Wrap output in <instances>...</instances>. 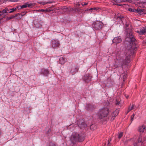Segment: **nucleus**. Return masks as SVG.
Wrapping results in <instances>:
<instances>
[{"mask_svg": "<svg viewBox=\"0 0 146 146\" xmlns=\"http://www.w3.org/2000/svg\"><path fill=\"white\" fill-rule=\"evenodd\" d=\"M126 36L124 44L126 47L124 52H122L116 57L117 68H120L121 74L123 72L122 66L129 63L131 56L133 55L138 47L137 40L133 35L131 29H126Z\"/></svg>", "mask_w": 146, "mask_h": 146, "instance_id": "obj_1", "label": "nucleus"}, {"mask_svg": "<svg viewBox=\"0 0 146 146\" xmlns=\"http://www.w3.org/2000/svg\"><path fill=\"white\" fill-rule=\"evenodd\" d=\"M85 136V135L84 134H80L77 133H73L72 135L70 140L74 144L77 142H82L83 141Z\"/></svg>", "mask_w": 146, "mask_h": 146, "instance_id": "obj_2", "label": "nucleus"}, {"mask_svg": "<svg viewBox=\"0 0 146 146\" xmlns=\"http://www.w3.org/2000/svg\"><path fill=\"white\" fill-rule=\"evenodd\" d=\"M109 113L108 109L107 108H103L99 110L98 116L100 119H102L107 115Z\"/></svg>", "mask_w": 146, "mask_h": 146, "instance_id": "obj_3", "label": "nucleus"}, {"mask_svg": "<svg viewBox=\"0 0 146 146\" xmlns=\"http://www.w3.org/2000/svg\"><path fill=\"white\" fill-rule=\"evenodd\" d=\"M104 26L102 22L100 21L94 22L92 25L93 28L96 30H100L102 29Z\"/></svg>", "mask_w": 146, "mask_h": 146, "instance_id": "obj_4", "label": "nucleus"}, {"mask_svg": "<svg viewBox=\"0 0 146 146\" xmlns=\"http://www.w3.org/2000/svg\"><path fill=\"white\" fill-rule=\"evenodd\" d=\"M51 44L53 48L59 47L60 43L58 40L52 39L51 40Z\"/></svg>", "mask_w": 146, "mask_h": 146, "instance_id": "obj_5", "label": "nucleus"}, {"mask_svg": "<svg viewBox=\"0 0 146 146\" xmlns=\"http://www.w3.org/2000/svg\"><path fill=\"white\" fill-rule=\"evenodd\" d=\"M143 145V142L142 141L141 137L140 136L138 139L137 143H134V146H142Z\"/></svg>", "mask_w": 146, "mask_h": 146, "instance_id": "obj_6", "label": "nucleus"}, {"mask_svg": "<svg viewBox=\"0 0 146 146\" xmlns=\"http://www.w3.org/2000/svg\"><path fill=\"white\" fill-rule=\"evenodd\" d=\"M78 68L77 65H75L74 67L72 68L70 72L73 75L78 72Z\"/></svg>", "mask_w": 146, "mask_h": 146, "instance_id": "obj_7", "label": "nucleus"}, {"mask_svg": "<svg viewBox=\"0 0 146 146\" xmlns=\"http://www.w3.org/2000/svg\"><path fill=\"white\" fill-rule=\"evenodd\" d=\"M83 79L86 82H88L91 80V78L89 74H86L84 75Z\"/></svg>", "mask_w": 146, "mask_h": 146, "instance_id": "obj_8", "label": "nucleus"}, {"mask_svg": "<svg viewBox=\"0 0 146 146\" xmlns=\"http://www.w3.org/2000/svg\"><path fill=\"white\" fill-rule=\"evenodd\" d=\"M121 41V39L120 36L115 38L112 40L113 42L115 43L116 44L120 43Z\"/></svg>", "mask_w": 146, "mask_h": 146, "instance_id": "obj_9", "label": "nucleus"}, {"mask_svg": "<svg viewBox=\"0 0 146 146\" xmlns=\"http://www.w3.org/2000/svg\"><path fill=\"white\" fill-rule=\"evenodd\" d=\"M41 74H43L44 76H47L49 74V71L45 68L42 69L40 72Z\"/></svg>", "mask_w": 146, "mask_h": 146, "instance_id": "obj_10", "label": "nucleus"}, {"mask_svg": "<svg viewBox=\"0 0 146 146\" xmlns=\"http://www.w3.org/2000/svg\"><path fill=\"white\" fill-rule=\"evenodd\" d=\"M78 126L80 128L82 129L83 128H86L87 125L84 122H80V121H78L77 123Z\"/></svg>", "mask_w": 146, "mask_h": 146, "instance_id": "obj_11", "label": "nucleus"}, {"mask_svg": "<svg viewBox=\"0 0 146 146\" xmlns=\"http://www.w3.org/2000/svg\"><path fill=\"white\" fill-rule=\"evenodd\" d=\"M137 32L140 35H144L146 33V26L143 27L140 31H137Z\"/></svg>", "mask_w": 146, "mask_h": 146, "instance_id": "obj_12", "label": "nucleus"}, {"mask_svg": "<svg viewBox=\"0 0 146 146\" xmlns=\"http://www.w3.org/2000/svg\"><path fill=\"white\" fill-rule=\"evenodd\" d=\"M94 108V106L93 104H86V109L88 111H91Z\"/></svg>", "mask_w": 146, "mask_h": 146, "instance_id": "obj_13", "label": "nucleus"}, {"mask_svg": "<svg viewBox=\"0 0 146 146\" xmlns=\"http://www.w3.org/2000/svg\"><path fill=\"white\" fill-rule=\"evenodd\" d=\"M145 126L144 125L139 127L138 131L140 133H143L145 130Z\"/></svg>", "mask_w": 146, "mask_h": 146, "instance_id": "obj_14", "label": "nucleus"}, {"mask_svg": "<svg viewBox=\"0 0 146 146\" xmlns=\"http://www.w3.org/2000/svg\"><path fill=\"white\" fill-rule=\"evenodd\" d=\"M144 9H141L139 8H138L137 9L136 12L138 13L139 14L143 15L146 14V12H144Z\"/></svg>", "mask_w": 146, "mask_h": 146, "instance_id": "obj_15", "label": "nucleus"}, {"mask_svg": "<svg viewBox=\"0 0 146 146\" xmlns=\"http://www.w3.org/2000/svg\"><path fill=\"white\" fill-rule=\"evenodd\" d=\"M67 61L64 57H62L60 58L59 60V63L61 64H64Z\"/></svg>", "mask_w": 146, "mask_h": 146, "instance_id": "obj_16", "label": "nucleus"}, {"mask_svg": "<svg viewBox=\"0 0 146 146\" xmlns=\"http://www.w3.org/2000/svg\"><path fill=\"white\" fill-rule=\"evenodd\" d=\"M63 11L64 12H68L70 10V8L67 7L66 6L62 7V8Z\"/></svg>", "mask_w": 146, "mask_h": 146, "instance_id": "obj_17", "label": "nucleus"}, {"mask_svg": "<svg viewBox=\"0 0 146 146\" xmlns=\"http://www.w3.org/2000/svg\"><path fill=\"white\" fill-rule=\"evenodd\" d=\"M9 11V9L7 8H6L3 10L1 11V13H2V14H4L5 13H8V11Z\"/></svg>", "mask_w": 146, "mask_h": 146, "instance_id": "obj_18", "label": "nucleus"}, {"mask_svg": "<svg viewBox=\"0 0 146 146\" xmlns=\"http://www.w3.org/2000/svg\"><path fill=\"white\" fill-rule=\"evenodd\" d=\"M135 105H132L131 107H129L127 111V113L129 112L131 110H133L135 108Z\"/></svg>", "mask_w": 146, "mask_h": 146, "instance_id": "obj_19", "label": "nucleus"}, {"mask_svg": "<svg viewBox=\"0 0 146 146\" xmlns=\"http://www.w3.org/2000/svg\"><path fill=\"white\" fill-rule=\"evenodd\" d=\"M27 7H29L31 8L33 7L35 5V3H27Z\"/></svg>", "mask_w": 146, "mask_h": 146, "instance_id": "obj_20", "label": "nucleus"}, {"mask_svg": "<svg viewBox=\"0 0 146 146\" xmlns=\"http://www.w3.org/2000/svg\"><path fill=\"white\" fill-rule=\"evenodd\" d=\"M128 10L129 11L131 12H136L137 9H132L131 8H129L128 9Z\"/></svg>", "mask_w": 146, "mask_h": 146, "instance_id": "obj_21", "label": "nucleus"}, {"mask_svg": "<svg viewBox=\"0 0 146 146\" xmlns=\"http://www.w3.org/2000/svg\"><path fill=\"white\" fill-rule=\"evenodd\" d=\"M21 16V14H20L19 13H18L17 14H16L15 15V17H17V19H20L21 18H19V17H20Z\"/></svg>", "mask_w": 146, "mask_h": 146, "instance_id": "obj_22", "label": "nucleus"}, {"mask_svg": "<svg viewBox=\"0 0 146 146\" xmlns=\"http://www.w3.org/2000/svg\"><path fill=\"white\" fill-rule=\"evenodd\" d=\"M123 133L122 132H120L118 134V138L119 139H120L123 136Z\"/></svg>", "mask_w": 146, "mask_h": 146, "instance_id": "obj_23", "label": "nucleus"}, {"mask_svg": "<svg viewBox=\"0 0 146 146\" xmlns=\"http://www.w3.org/2000/svg\"><path fill=\"white\" fill-rule=\"evenodd\" d=\"M15 17V16L12 15L11 16H10V17H8L7 19L9 20L11 19L14 18Z\"/></svg>", "mask_w": 146, "mask_h": 146, "instance_id": "obj_24", "label": "nucleus"}, {"mask_svg": "<svg viewBox=\"0 0 146 146\" xmlns=\"http://www.w3.org/2000/svg\"><path fill=\"white\" fill-rule=\"evenodd\" d=\"M26 12H22L20 14H21V16L20 17H19V18H21L22 17L25 15V13H26Z\"/></svg>", "mask_w": 146, "mask_h": 146, "instance_id": "obj_25", "label": "nucleus"}, {"mask_svg": "<svg viewBox=\"0 0 146 146\" xmlns=\"http://www.w3.org/2000/svg\"><path fill=\"white\" fill-rule=\"evenodd\" d=\"M38 11H41V12H45L46 11H47L48 10L47 9H39V10H38Z\"/></svg>", "mask_w": 146, "mask_h": 146, "instance_id": "obj_26", "label": "nucleus"}, {"mask_svg": "<svg viewBox=\"0 0 146 146\" xmlns=\"http://www.w3.org/2000/svg\"><path fill=\"white\" fill-rule=\"evenodd\" d=\"M135 116V114H133V115H132L131 117V122H132V121H133V118Z\"/></svg>", "mask_w": 146, "mask_h": 146, "instance_id": "obj_27", "label": "nucleus"}, {"mask_svg": "<svg viewBox=\"0 0 146 146\" xmlns=\"http://www.w3.org/2000/svg\"><path fill=\"white\" fill-rule=\"evenodd\" d=\"M21 6L22 8L27 7V3Z\"/></svg>", "mask_w": 146, "mask_h": 146, "instance_id": "obj_28", "label": "nucleus"}, {"mask_svg": "<svg viewBox=\"0 0 146 146\" xmlns=\"http://www.w3.org/2000/svg\"><path fill=\"white\" fill-rule=\"evenodd\" d=\"M87 3H86L85 2H82V3H81V4L82 5V6H84L85 5H87Z\"/></svg>", "mask_w": 146, "mask_h": 146, "instance_id": "obj_29", "label": "nucleus"}, {"mask_svg": "<svg viewBox=\"0 0 146 146\" xmlns=\"http://www.w3.org/2000/svg\"><path fill=\"white\" fill-rule=\"evenodd\" d=\"M49 146H56V145L54 143L50 142L49 144Z\"/></svg>", "mask_w": 146, "mask_h": 146, "instance_id": "obj_30", "label": "nucleus"}, {"mask_svg": "<svg viewBox=\"0 0 146 146\" xmlns=\"http://www.w3.org/2000/svg\"><path fill=\"white\" fill-rule=\"evenodd\" d=\"M11 9V10H12L13 11V12L14 11H15L17 10V8H13Z\"/></svg>", "mask_w": 146, "mask_h": 146, "instance_id": "obj_31", "label": "nucleus"}, {"mask_svg": "<svg viewBox=\"0 0 146 146\" xmlns=\"http://www.w3.org/2000/svg\"><path fill=\"white\" fill-rule=\"evenodd\" d=\"M94 126V125L92 124L91 125L90 127V129L92 130H94V129L93 128V127Z\"/></svg>", "mask_w": 146, "mask_h": 146, "instance_id": "obj_32", "label": "nucleus"}, {"mask_svg": "<svg viewBox=\"0 0 146 146\" xmlns=\"http://www.w3.org/2000/svg\"><path fill=\"white\" fill-rule=\"evenodd\" d=\"M17 9L18 10H19L22 9L21 6H18L16 7Z\"/></svg>", "mask_w": 146, "mask_h": 146, "instance_id": "obj_33", "label": "nucleus"}, {"mask_svg": "<svg viewBox=\"0 0 146 146\" xmlns=\"http://www.w3.org/2000/svg\"><path fill=\"white\" fill-rule=\"evenodd\" d=\"M48 3H50L49 2H41V4H42L43 5H45L46 4Z\"/></svg>", "mask_w": 146, "mask_h": 146, "instance_id": "obj_34", "label": "nucleus"}, {"mask_svg": "<svg viewBox=\"0 0 146 146\" xmlns=\"http://www.w3.org/2000/svg\"><path fill=\"white\" fill-rule=\"evenodd\" d=\"M119 104H120V102L116 101V102H115V104L117 106H119Z\"/></svg>", "mask_w": 146, "mask_h": 146, "instance_id": "obj_35", "label": "nucleus"}, {"mask_svg": "<svg viewBox=\"0 0 146 146\" xmlns=\"http://www.w3.org/2000/svg\"><path fill=\"white\" fill-rule=\"evenodd\" d=\"M80 5H81V3H77L76 4V6L77 7H79V6H80Z\"/></svg>", "mask_w": 146, "mask_h": 146, "instance_id": "obj_36", "label": "nucleus"}, {"mask_svg": "<svg viewBox=\"0 0 146 146\" xmlns=\"http://www.w3.org/2000/svg\"><path fill=\"white\" fill-rule=\"evenodd\" d=\"M9 11H8V13H11L13 12V11H12V10H11V9H9Z\"/></svg>", "mask_w": 146, "mask_h": 146, "instance_id": "obj_37", "label": "nucleus"}, {"mask_svg": "<svg viewBox=\"0 0 146 146\" xmlns=\"http://www.w3.org/2000/svg\"><path fill=\"white\" fill-rule=\"evenodd\" d=\"M9 11H8V13H11L13 12V11H12V10H11V9H9Z\"/></svg>", "mask_w": 146, "mask_h": 146, "instance_id": "obj_38", "label": "nucleus"}, {"mask_svg": "<svg viewBox=\"0 0 146 146\" xmlns=\"http://www.w3.org/2000/svg\"><path fill=\"white\" fill-rule=\"evenodd\" d=\"M51 131V129H49L48 130V131H47V133H50Z\"/></svg>", "mask_w": 146, "mask_h": 146, "instance_id": "obj_39", "label": "nucleus"}, {"mask_svg": "<svg viewBox=\"0 0 146 146\" xmlns=\"http://www.w3.org/2000/svg\"><path fill=\"white\" fill-rule=\"evenodd\" d=\"M108 143L107 145H108V146H110V141H109V140H108Z\"/></svg>", "mask_w": 146, "mask_h": 146, "instance_id": "obj_40", "label": "nucleus"}, {"mask_svg": "<svg viewBox=\"0 0 146 146\" xmlns=\"http://www.w3.org/2000/svg\"><path fill=\"white\" fill-rule=\"evenodd\" d=\"M98 8H93V10H97L98 9Z\"/></svg>", "mask_w": 146, "mask_h": 146, "instance_id": "obj_41", "label": "nucleus"}, {"mask_svg": "<svg viewBox=\"0 0 146 146\" xmlns=\"http://www.w3.org/2000/svg\"><path fill=\"white\" fill-rule=\"evenodd\" d=\"M140 35V36H139L140 38H141V39H143V37H142L141 36V35Z\"/></svg>", "mask_w": 146, "mask_h": 146, "instance_id": "obj_42", "label": "nucleus"}, {"mask_svg": "<svg viewBox=\"0 0 146 146\" xmlns=\"http://www.w3.org/2000/svg\"><path fill=\"white\" fill-rule=\"evenodd\" d=\"M119 18L121 19V20H122V19L123 18V17L122 16H120Z\"/></svg>", "mask_w": 146, "mask_h": 146, "instance_id": "obj_43", "label": "nucleus"}, {"mask_svg": "<svg viewBox=\"0 0 146 146\" xmlns=\"http://www.w3.org/2000/svg\"><path fill=\"white\" fill-rule=\"evenodd\" d=\"M3 14H2V13H1V11H0V16H1Z\"/></svg>", "mask_w": 146, "mask_h": 146, "instance_id": "obj_44", "label": "nucleus"}, {"mask_svg": "<svg viewBox=\"0 0 146 146\" xmlns=\"http://www.w3.org/2000/svg\"><path fill=\"white\" fill-rule=\"evenodd\" d=\"M93 10V8H91L90 9H89V10Z\"/></svg>", "mask_w": 146, "mask_h": 146, "instance_id": "obj_45", "label": "nucleus"}, {"mask_svg": "<svg viewBox=\"0 0 146 146\" xmlns=\"http://www.w3.org/2000/svg\"><path fill=\"white\" fill-rule=\"evenodd\" d=\"M9 1H11V2H13V1H13V0H10Z\"/></svg>", "mask_w": 146, "mask_h": 146, "instance_id": "obj_46", "label": "nucleus"}, {"mask_svg": "<svg viewBox=\"0 0 146 146\" xmlns=\"http://www.w3.org/2000/svg\"><path fill=\"white\" fill-rule=\"evenodd\" d=\"M2 18H0V21L2 19Z\"/></svg>", "mask_w": 146, "mask_h": 146, "instance_id": "obj_47", "label": "nucleus"}, {"mask_svg": "<svg viewBox=\"0 0 146 146\" xmlns=\"http://www.w3.org/2000/svg\"><path fill=\"white\" fill-rule=\"evenodd\" d=\"M7 0H5V1H7Z\"/></svg>", "mask_w": 146, "mask_h": 146, "instance_id": "obj_48", "label": "nucleus"}, {"mask_svg": "<svg viewBox=\"0 0 146 146\" xmlns=\"http://www.w3.org/2000/svg\"><path fill=\"white\" fill-rule=\"evenodd\" d=\"M1 0H0V2H1Z\"/></svg>", "mask_w": 146, "mask_h": 146, "instance_id": "obj_49", "label": "nucleus"}, {"mask_svg": "<svg viewBox=\"0 0 146 146\" xmlns=\"http://www.w3.org/2000/svg\"><path fill=\"white\" fill-rule=\"evenodd\" d=\"M126 98H128V96H127V97H126Z\"/></svg>", "mask_w": 146, "mask_h": 146, "instance_id": "obj_50", "label": "nucleus"}, {"mask_svg": "<svg viewBox=\"0 0 146 146\" xmlns=\"http://www.w3.org/2000/svg\"><path fill=\"white\" fill-rule=\"evenodd\" d=\"M124 75L125 76V74H124Z\"/></svg>", "mask_w": 146, "mask_h": 146, "instance_id": "obj_51", "label": "nucleus"}]
</instances>
